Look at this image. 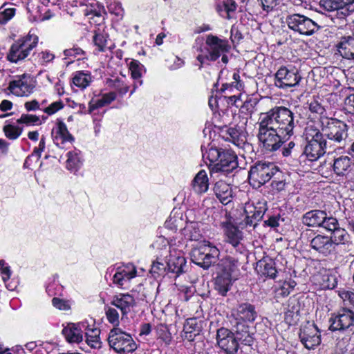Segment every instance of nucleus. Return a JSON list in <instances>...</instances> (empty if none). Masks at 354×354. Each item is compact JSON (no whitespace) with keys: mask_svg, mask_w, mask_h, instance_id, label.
Instances as JSON below:
<instances>
[{"mask_svg":"<svg viewBox=\"0 0 354 354\" xmlns=\"http://www.w3.org/2000/svg\"><path fill=\"white\" fill-rule=\"evenodd\" d=\"M298 124L295 113L284 106L275 107L259 118L258 139L266 151H275L282 145L283 138H290Z\"/></svg>","mask_w":354,"mask_h":354,"instance_id":"nucleus-1","label":"nucleus"},{"mask_svg":"<svg viewBox=\"0 0 354 354\" xmlns=\"http://www.w3.org/2000/svg\"><path fill=\"white\" fill-rule=\"evenodd\" d=\"M232 326L239 336V340L245 345L250 346L253 343L249 326L246 322H253L257 317L254 306L249 303L239 304L232 314Z\"/></svg>","mask_w":354,"mask_h":354,"instance_id":"nucleus-2","label":"nucleus"},{"mask_svg":"<svg viewBox=\"0 0 354 354\" xmlns=\"http://www.w3.org/2000/svg\"><path fill=\"white\" fill-rule=\"evenodd\" d=\"M203 157L210 162L212 172H222L229 174L238 167L237 156L230 149L211 147Z\"/></svg>","mask_w":354,"mask_h":354,"instance_id":"nucleus-3","label":"nucleus"},{"mask_svg":"<svg viewBox=\"0 0 354 354\" xmlns=\"http://www.w3.org/2000/svg\"><path fill=\"white\" fill-rule=\"evenodd\" d=\"M306 142L304 154L310 161H315L326 153V141L320 131L313 124H308L304 132Z\"/></svg>","mask_w":354,"mask_h":354,"instance_id":"nucleus-4","label":"nucleus"},{"mask_svg":"<svg viewBox=\"0 0 354 354\" xmlns=\"http://www.w3.org/2000/svg\"><path fill=\"white\" fill-rule=\"evenodd\" d=\"M191 255L196 264L208 269L218 261L220 251L209 241H203L193 248Z\"/></svg>","mask_w":354,"mask_h":354,"instance_id":"nucleus-5","label":"nucleus"},{"mask_svg":"<svg viewBox=\"0 0 354 354\" xmlns=\"http://www.w3.org/2000/svg\"><path fill=\"white\" fill-rule=\"evenodd\" d=\"M319 123L323 136L339 145L345 142L348 137V126L344 122L333 118L321 117Z\"/></svg>","mask_w":354,"mask_h":354,"instance_id":"nucleus-6","label":"nucleus"},{"mask_svg":"<svg viewBox=\"0 0 354 354\" xmlns=\"http://www.w3.org/2000/svg\"><path fill=\"white\" fill-rule=\"evenodd\" d=\"M38 40L37 35L30 33L18 39L11 45L7 54V59L12 63L25 60L37 46Z\"/></svg>","mask_w":354,"mask_h":354,"instance_id":"nucleus-7","label":"nucleus"},{"mask_svg":"<svg viewBox=\"0 0 354 354\" xmlns=\"http://www.w3.org/2000/svg\"><path fill=\"white\" fill-rule=\"evenodd\" d=\"M278 172L277 167L272 162H257L250 167L248 172L250 184L254 187L259 188L268 182Z\"/></svg>","mask_w":354,"mask_h":354,"instance_id":"nucleus-8","label":"nucleus"},{"mask_svg":"<svg viewBox=\"0 0 354 354\" xmlns=\"http://www.w3.org/2000/svg\"><path fill=\"white\" fill-rule=\"evenodd\" d=\"M108 342L110 347L117 353H132L136 348L131 335L118 327H114L110 330Z\"/></svg>","mask_w":354,"mask_h":354,"instance_id":"nucleus-9","label":"nucleus"},{"mask_svg":"<svg viewBox=\"0 0 354 354\" xmlns=\"http://www.w3.org/2000/svg\"><path fill=\"white\" fill-rule=\"evenodd\" d=\"M329 324L331 331L354 333V312L348 308H342L331 315Z\"/></svg>","mask_w":354,"mask_h":354,"instance_id":"nucleus-10","label":"nucleus"},{"mask_svg":"<svg viewBox=\"0 0 354 354\" xmlns=\"http://www.w3.org/2000/svg\"><path fill=\"white\" fill-rule=\"evenodd\" d=\"M288 28L300 35L310 36L316 32L320 26L309 17L300 14H293L286 17Z\"/></svg>","mask_w":354,"mask_h":354,"instance_id":"nucleus-11","label":"nucleus"},{"mask_svg":"<svg viewBox=\"0 0 354 354\" xmlns=\"http://www.w3.org/2000/svg\"><path fill=\"white\" fill-rule=\"evenodd\" d=\"M320 5L327 11L335 12L339 19H344L354 12V0H321Z\"/></svg>","mask_w":354,"mask_h":354,"instance_id":"nucleus-12","label":"nucleus"},{"mask_svg":"<svg viewBox=\"0 0 354 354\" xmlns=\"http://www.w3.org/2000/svg\"><path fill=\"white\" fill-rule=\"evenodd\" d=\"M267 210V203L265 200L258 201L257 203H246L244 207L245 219L242 225L245 227L254 226L257 225V222L261 220L265 212Z\"/></svg>","mask_w":354,"mask_h":354,"instance_id":"nucleus-13","label":"nucleus"},{"mask_svg":"<svg viewBox=\"0 0 354 354\" xmlns=\"http://www.w3.org/2000/svg\"><path fill=\"white\" fill-rule=\"evenodd\" d=\"M301 77L297 70L280 67L274 75V84L280 88H288L299 84Z\"/></svg>","mask_w":354,"mask_h":354,"instance_id":"nucleus-14","label":"nucleus"},{"mask_svg":"<svg viewBox=\"0 0 354 354\" xmlns=\"http://www.w3.org/2000/svg\"><path fill=\"white\" fill-rule=\"evenodd\" d=\"M237 337L234 334L227 328H220L217 330L216 342L218 347L226 354H235L239 349V343Z\"/></svg>","mask_w":354,"mask_h":354,"instance_id":"nucleus-15","label":"nucleus"},{"mask_svg":"<svg viewBox=\"0 0 354 354\" xmlns=\"http://www.w3.org/2000/svg\"><path fill=\"white\" fill-rule=\"evenodd\" d=\"M34 88L32 78L30 75L24 73L15 76L8 86L10 91L16 96H28L32 93Z\"/></svg>","mask_w":354,"mask_h":354,"instance_id":"nucleus-16","label":"nucleus"},{"mask_svg":"<svg viewBox=\"0 0 354 354\" xmlns=\"http://www.w3.org/2000/svg\"><path fill=\"white\" fill-rule=\"evenodd\" d=\"M313 234V231L311 230H307L304 232V234L310 239V245L312 249L325 257L330 254L335 250V246L329 236L317 234L311 237Z\"/></svg>","mask_w":354,"mask_h":354,"instance_id":"nucleus-17","label":"nucleus"},{"mask_svg":"<svg viewBox=\"0 0 354 354\" xmlns=\"http://www.w3.org/2000/svg\"><path fill=\"white\" fill-rule=\"evenodd\" d=\"M205 44L207 46V58L210 61H216L222 54L227 52L230 48L227 40L221 39L213 35L207 36Z\"/></svg>","mask_w":354,"mask_h":354,"instance_id":"nucleus-18","label":"nucleus"},{"mask_svg":"<svg viewBox=\"0 0 354 354\" xmlns=\"http://www.w3.org/2000/svg\"><path fill=\"white\" fill-rule=\"evenodd\" d=\"M224 228V241L230 243L240 254L245 252V248L241 243L243 232L235 225L231 223H225Z\"/></svg>","mask_w":354,"mask_h":354,"instance_id":"nucleus-19","label":"nucleus"},{"mask_svg":"<svg viewBox=\"0 0 354 354\" xmlns=\"http://www.w3.org/2000/svg\"><path fill=\"white\" fill-rule=\"evenodd\" d=\"M299 339L308 349H313L321 342L319 331L315 324H308L301 328Z\"/></svg>","mask_w":354,"mask_h":354,"instance_id":"nucleus-20","label":"nucleus"},{"mask_svg":"<svg viewBox=\"0 0 354 354\" xmlns=\"http://www.w3.org/2000/svg\"><path fill=\"white\" fill-rule=\"evenodd\" d=\"M88 324L86 322L77 324H68L62 330V334L70 343H80L83 340L84 330H86Z\"/></svg>","mask_w":354,"mask_h":354,"instance_id":"nucleus-21","label":"nucleus"},{"mask_svg":"<svg viewBox=\"0 0 354 354\" xmlns=\"http://www.w3.org/2000/svg\"><path fill=\"white\" fill-rule=\"evenodd\" d=\"M137 270L133 264L129 263L118 268L113 275V282L119 287L124 286L131 279L136 277Z\"/></svg>","mask_w":354,"mask_h":354,"instance_id":"nucleus-22","label":"nucleus"},{"mask_svg":"<svg viewBox=\"0 0 354 354\" xmlns=\"http://www.w3.org/2000/svg\"><path fill=\"white\" fill-rule=\"evenodd\" d=\"M111 304L120 309L122 315L125 316L136 306V300L129 293H120L113 297Z\"/></svg>","mask_w":354,"mask_h":354,"instance_id":"nucleus-23","label":"nucleus"},{"mask_svg":"<svg viewBox=\"0 0 354 354\" xmlns=\"http://www.w3.org/2000/svg\"><path fill=\"white\" fill-rule=\"evenodd\" d=\"M239 266L238 258L227 255L221 259L218 263V272L229 274L231 277H234L235 280L239 272Z\"/></svg>","mask_w":354,"mask_h":354,"instance_id":"nucleus-24","label":"nucleus"},{"mask_svg":"<svg viewBox=\"0 0 354 354\" xmlns=\"http://www.w3.org/2000/svg\"><path fill=\"white\" fill-rule=\"evenodd\" d=\"M186 263V259L183 256L176 252L171 253L166 260L167 272L174 273L178 277L185 272Z\"/></svg>","mask_w":354,"mask_h":354,"instance_id":"nucleus-25","label":"nucleus"},{"mask_svg":"<svg viewBox=\"0 0 354 354\" xmlns=\"http://www.w3.org/2000/svg\"><path fill=\"white\" fill-rule=\"evenodd\" d=\"M256 270L259 274L270 279H274L277 273L275 262L270 257H264L259 261Z\"/></svg>","mask_w":354,"mask_h":354,"instance_id":"nucleus-26","label":"nucleus"},{"mask_svg":"<svg viewBox=\"0 0 354 354\" xmlns=\"http://www.w3.org/2000/svg\"><path fill=\"white\" fill-rule=\"evenodd\" d=\"M337 47L342 57L354 59V35L342 37Z\"/></svg>","mask_w":354,"mask_h":354,"instance_id":"nucleus-27","label":"nucleus"},{"mask_svg":"<svg viewBox=\"0 0 354 354\" xmlns=\"http://www.w3.org/2000/svg\"><path fill=\"white\" fill-rule=\"evenodd\" d=\"M214 192L216 198L220 202L226 205L232 201V189L230 185L223 181L216 183L214 187Z\"/></svg>","mask_w":354,"mask_h":354,"instance_id":"nucleus-28","label":"nucleus"},{"mask_svg":"<svg viewBox=\"0 0 354 354\" xmlns=\"http://www.w3.org/2000/svg\"><path fill=\"white\" fill-rule=\"evenodd\" d=\"M353 164L354 161L350 156H339L333 160V171L337 176H344L349 172Z\"/></svg>","mask_w":354,"mask_h":354,"instance_id":"nucleus-29","label":"nucleus"},{"mask_svg":"<svg viewBox=\"0 0 354 354\" xmlns=\"http://www.w3.org/2000/svg\"><path fill=\"white\" fill-rule=\"evenodd\" d=\"M324 218H326V212L315 209L304 214L302 216L301 221L303 224L309 227H321Z\"/></svg>","mask_w":354,"mask_h":354,"instance_id":"nucleus-30","label":"nucleus"},{"mask_svg":"<svg viewBox=\"0 0 354 354\" xmlns=\"http://www.w3.org/2000/svg\"><path fill=\"white\" fill-rule=\"evenodd\" d=\"M192 186L194 191L198 194H203L208 190V177L205 170L198 172L192 182Z\"/></svg>","mask_w":354,"mask_h":354,"instance_id":"nucleus-31","label":"nucleus"},{"mask_svg":"<svg viewBox=\"0 0 354 354\" xmlns=\"http://www.w3.org/2000/svg\"><path fill=\"white\" fill-rule=\"evenodd\" d=\"M300 304L295 298H290L286 308L285 319L288 322H296L299 319Z\"/></svg>","mask_w":354,"mask_h":354,"instance_id":"nucleus-32","label":"nucleus"},{"mask_svg":"<svg viewBox=\"0 0 354 354\" xmlns=\"http://www.w3.org/2000/svg\"><path fill=\"white\" fill-rule=\"evenodd\" d=\"M54 142L56 145L59 146L66 142H71L73 140V137L68 132L66 125L63 122H59L56 134L53 137Z\"/></svg>","mask_w":354,"mask_h":354,"instance_id":"nucleus-33","label":"nucleus"},{"mask_svg":"<svg viewBox=\"0 0 354 354\" xmlns=\"http://www.w3.org/2000/svg\"><path fill=\"white\" fill-rule=\"evenodd\" d=\"M233 279H234V277H231L229 274H223L218 272L215 281L216 289L220 294L225 295L230 290Z\"/></svg>","mask_w":354,"mask_h":354,"instance_id":"nucleus-34","label":"nucleus"},{"mask_svg":"<svg viewBox=\"0 0 354 354\" xmlns=\"http://www.w3.org/2000/svg\"><path fill=\"white\" fill-rule=\"evenodd\" d=\"M183 235L185 238L189 241H199L202 234L199 228V225L197 223H190L187 224L183 230Z\"/></svg>","mask_w":354,"mask_h":354,"instance_id":"nucleus-35","label":"nucleus"},{"mask_svg":"<svg viewBox=\"0 0 354 354\" xmlns=\"http://www.w3.org/2000/svg\"><path fill=\"white\" fill-rule=\"evenodd\" d=\"M84 12L86 15H93L96 17H100L102 13H105L104 6L96 0H86Z\"/></svg>","mask_w":354,"mask_h":354,"instance_id":"nucleus-36","label":"nucleus"},{"mask_svg":"<svg viewBox=\"0 0 354 354\" xmlns=\"http://www.w3.org/2000/svg\"><path fill=\"white\" fill-rule=\"evenodd\" d=\"M332 240L333 246L339 244H346L349 241V234L344 229L339 226L332 232L331 236H329Z\"/></svg>","mask_w":354,"mask_h":354,"instance_id":"nucleus-37","label":"nucleus"},{"mask_svg":"<svg viewBox=\"0 0 354 354\" xmlns=\"http://www.w3.org/2000/svg\"><path fill=\"white\" fill-rule=\"evenodd\" d=\"M91 75L82 71L77 72L73 77V84L82 89L87 87L91 82Z\"/></svg>","mask_w":354,"mask_h":354,"instance_id":"nucleus-38","label":"nucleus"},{"mask_svg":"<svg viewBox=\"0 0 354 354\" xmlns=\"http://www.w3.org/2000/svg\"><path fill=\"white\" fill-rule=\"evenodd\" d=\"M66 168L69 170H77L81 165L80 153L77 151L67 153Z\"/></svg>","mask_w":354,"mask_h":354,"instance_id":"nucleus-39","label":"nucleus"},{"mask_svg":"<svg viewBox=\"0 0 354 354\" xmlns=\"http://www.w3.org/2000/svg\"><path fill=\"white\" fill-rule=\"evenodd\" d=\"M3 130L6 136L10 140H16L18 138L23 131L22 128L12 124L5 125Z\"/></svg>","mask_w":354,"mask_h":354,"instance_id":"nucleus-40","label":"nucleus"},{"mask_svg":"<svg viewBox=\"0 0 354 354\" xmlns=\"http://www.w3.org/2000/svg\"><path fill=\"white\" fill-rule=\"evenodd\" d=\"M104 310L108 322L115 326H118L120 324V316L118 310L110 306H106Z\"/></svg>","mask_w":354,"mask_h":354,"instance_id":"nucleus-41","label":"nucleus"},{"mask_svg":"<svg viewBox=\"0 0 354 354\" xmlns=\"http://www.w3.org/2000/svg\"><path fill=\"white\" fill-rule=\"evenodd\" d=\"M93 42L98 50L103 52L106 49L107 36L102 33H96L93 37Z\"/></svg>","mask_w":354,"mask_h":354,"instance_id":"nucleus-42","label":"nucleus"},{"mask_svg":"<svg viewBox=\"0 0 354 354\" xmlns=\"http://www.w3.org/2000/svg\"><path fill=\"white\" fill-rule=\"evenodd\" d=\"M227 134L230 136L229 139L236 145H241L244 143L243 139V136L235 128H229L227 129Z\"/></svg>","mask_w":354,"mask_h":354,"instance_id":"nucleus-43","label":"nucleus"},{"mask_svg":"<svg viewBox=\"0 0 354 354\" xmlns=\"http://www.w3.org/2000/svg\"><path fill=\"white\" fill-rule=\"evenodd\" d=\"M129 69L131 71V77L135 80H138V84L140 86L142 85V81L140 80L141 77L140 63L136 61L131 62Z\"/></svg>","mask_w":354,"mask_h":354,"instance_id":"nucleus-44","label":"nucleus"},{"mask_svg":"<svg viewBox=\"0 0 354 354\" xmlns=\"http://www.w3.org/2000/svg\"><path fill=\"white\" fill-rule=\"evenodd\" d=\"M16 9L14 8H6L0 11V24L8 23L15 15Z\"/></svg>","mask_w":354,"mask_h":354,"instance_id":"nucleus-45","label":"nucleus"},{"mask_svg":"<svg viewBox=\"0 0 354 354\" xmlns=\"http://www.w3.org/2000/svg\"><path fill=\"white\" fill-rule=\"evenodd\" d=\"M324 221L322 222L321 227L327 230L328 231L333 232L339 226V223L337 220L334 217H328L326 214V218L324 219Z\"/></svg>","mask_w":354,"mask_h":354,"instance_id":"nucleus-46","label":"nucleus"},{"mask_svg":"<svg viewBox=\"0 0 354 354\" xmlns=\"http://www.w3.org/2000/svg\"><path fill=\"white\" fill-rule=\"evenodd\" d=\"M39 118L32 114H22L20 118L17 120L18 124H25L26 125L38 124Z\"/></svg>","mask_w":354,"mask_h":354,"instance_id":"nucleus-47","label":"nucleus"},{"mask_svg":"<svg viewBox=\"0 0 354 354\" xmlns=\"http://www.w3.org/2000/svg\"><path fill=\"white\" fill-rule=\"evenodd\" d=\"M167 271V263L165 264L164 263L159 261H156L153 262L150 270L151 274H156L158 275L165 274Z\"/></svg>","mask_w":354,"mask_h":354,"instance_id":"nucleus-48","label":"nucleus"},{"mask_svg":"<svg viewBox=\"0 0 354 354\" xmlns=\"http://www.w3.org/2000/svg\"><path fill=\"white\" fill-rule=\"evenodd\" d=\"M337 285V277L334 274H324L323 276V287L328 289H333Z\"/></svg>","mask_w":354,"mask_h":354,"instance_id":"nucleus-49","label":"nucleus"},{"mask_svg":"<svg viewBox=\"0 0 354 354\" xmlns=\"http://www.w3.org/2000/svg\"><path fill=\"white\" fill-rule=\"evenodd\" d=\"M116 93L115 92H109L102 95L100 99L97 100L98 106H105L110 104L116 99Z\"/></svg>","mask_w":354,"mask_h":354,"instance_id":"nucleus-50","label":"nucleus"},{"mask_svg":"<svg viewBox=\"0 0 354 354\" xmlns=\"http://www.w3.org/2000/svg\"><path fill=\"white\" fill-rule=\"evenodd\" d=\"M107 8L110 13L115 15L118 18L122 19L123 17L124 11L120 3L112 2L107 6Z\"/></svg>","mask_w":354,"mask_h":354,"instance_id":"nucleus-51","label":"nucleus"},{"mask_svg":"<svg viewBox=\"0 0 354 354\" xmlns=\"http://www.w3.org/2000/svg\"><path fill=\"white\" fill-rule=\"evenodd\" d=\"M222 6L226 14L225 18L229 19L231 18L230 14L235 12L237 4L234 0H223Z\"/></svg>","mask_w":354,"mask_h":354,"instance_id":"nucleus-52","label":"nucleus"},{"mask_svg":"<svg viewBox=\"0 0 354 354\" xmlns=\"http://www.w3.org/2000/svg\"><path fill=\"white\" fill-rule=\"evenodd\" d=\"M37 57L39 62L41 65L51 62L55 59V55L51 53L49 50H44L39 53Z\"/></svg>","mask_w":354,"mask_h":354,"instance_id":"nucleus-53","label":"nucleus"},{"mask_svg":"<svg viewBox=\"0 0 354 354\" xmlns=\"http://www.w3.org/2000/svg\"><path fill=\"white\" fill-rule=\"evenodd\" d=\"M86 343L92 348H100L102 342H100V336L95 334L94 336H85Z\"/></svg>","mask_w":354,"mask_h":354,"instance_id":"nucleus-54","label":"nucleus"},{"mask_svg":"<svg viewBox=\"0 0 354 354\" xmlns=\"http://www.w3.org/2000/svg\"><path fill=\"white\" fill-rule=\"evenodd\" d=\"M0 273L2 275V279L6 283L10 279L11 270L9 266H6L4 260H0Z\"/></svg>","mask_w":354,"mask_h":354,"instance_id":"nucleus-55","label":"nucleus"},{"mask_svg":"<svg viewBox=\"0 0 354 354\" xmlns=\"http://www.w3.org/2000/svg\"><path fill=\"white\" fill-rule=\"evenodd\" d=\"M45 147H46V138L43 136H41V138L40 139L38 147H35L34 149L32 154L30 156H28L26 160L30 158L31 156H33L35 155L37 156V160H39L41 157V152L45 149ZM26 162H27V160H26ZM26 163V162H25V164Z\"/></svg>","mask_w":354,"mask_h":354,"instance_id":"nucleus-56","label":"nucleus"},{"mask_svg":"<svg viewBox=\"0 0 354 354\" xmlns=\"http://www.w3.org/2000/svg\"><path fill=\"white\" fill-rule=\"evenodd\" d=\"M64 107L62 101L54 102L44 109V112L48 115H53Z\"/></svg>","mask_w":354,"mask_h":354,"instance_id":"nucleus-57","label":"nucleus"},{"mask_svg":"<svg viewBox=\"0 0 354 354\" xmlns=\"http://www.w3.org/2000/svg\"><path fill=\"white\" fill-rule=\"evenodd\" d=\"M185 330L186 333H192V332H199V327L197 325L196 319H190L187 320L185 325Z\"/></svg>","mask_w":354,"mask_h":354,"instance_id":"nucleus-58","label":"nucleus"},{"mask_svg":"<svg viewBox=\"0 0 354 354\" xmlns=\"http://www.w3.org/2000/svg\"><path fill=\"white\" fill-rule=\"evenodd\" d=\"M84 53V50L77 46H73L71 48L66 49L64 51V55L65 57H78L83 55Z\"/></svg>","mask_w":354,"mask_h":354,"instance_id":"nucleus-59","label":"nucleus"},{"mask_svg":"<svg viewBox=\"0 0 354 354\" xmlns=\"http://www.w3.org/2000/svg\"><path fill=\"white\" fill-rule=\"evenodd\" d=\"M52 304L54 307H55L56 308H57L59 310H66L69 308V306L67 304V303L65 301H64L61 299H59L57 297H54L52 299Z\"/></svg>","mask_w":354,"mask_h":354,"instance_id":"nucleus-60","label":"nucleus"},{"mask_svg":"<svg viewBox=\"0 0 354 354\" xmlns=\"http://www.w3.org/2000/svg\"><path fill=\"white\" fill-rule=\"evenodd\" d=\"M309 109L312 113L322 114L324 108L317 100H314L309 104Z\"/></svg>","mask_w":354,"mask_h":354,"instance_id":"nucleus-61","label":"nucleus"},{"mask_svg":"<svg viewBox=\"0 0 354 354\" xmlns=\"http://www.w3.org/2000/svg\"><path fill=\"white\" fill-rule=\"evenodd\" d=\"M254 104L255 102H253L251 100H246L240 106L241 112L251 114Z\"/></svg>","mask_w":354,"mask_h":354,"instance_id":"nucleus-62","label":"nucleus"},{"mask_svg":"<svg viewBox=\"0 0 354 354\" xmlns=\"http://www.w3.org/2000/svg\"><path fill=\"white\" fill-rule=\"evenodd\" d=\"M25 109L27 111H36L39 109V104L36 100L26 102L24 104Z\"/></svg>","mask_w":354,"mask_h":354,"instance_id":"nucleus-63","label":"nucleus"},{"mask_svg":"<svg viewBox=\"0 0 354 354\" xmlns=\"http://www.w3.org/2000/svg\"><path fill=\"white\" fill-rule=\"evenodd\" d=\"M344 103L348 111H354V93L347 96L344 100Z\"/></svg>","mask_w":354,"mask_h":354,"instance_id":"nucleus-64","label":"nucleus"}]
</instances>
